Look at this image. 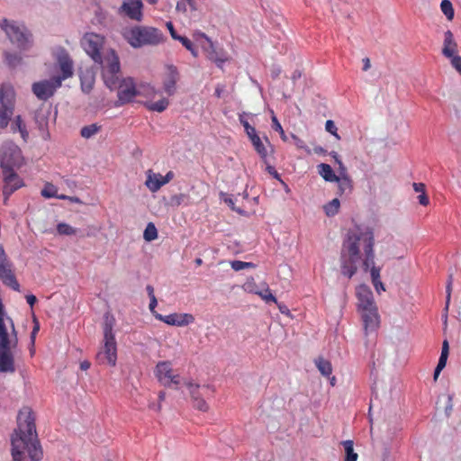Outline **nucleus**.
Masks as SVG:
<instances>
[{"label":"nucleus","instance_id":"6e6552de","mask_svg":"<svg viewBox=\"0 0 461 461\" xmlns=\"http://www.w3.org/2000/svg\"><path fill=\"white\" fill-rule=\"evenodd\" d=\"M61 85L59 78L52 77L49 79L34 82L32 86V91L39 100L47 101L54 95Z\"/></svg>","mask_w":461,"mask_h":461},{"label":"nucleus","instance_id":"774afa93","mask_svg":"<svg viewBox=\"0 0 461 461\" xmlns=\"http://www.w3.org/2000/svg\"><path fill=\"white\" fill-rule=\"evenodd\" d=\"M333 157L336 159V161L339 164V166L342 167V162L340 160H339L337 153H335L333 155Z\"/></svg>","mask_w":461,"mask_h":461},{"label":"nucleus","instance_id":"5701e85b","mask_svg":"<svg viewBox=\"0 0 461 461\" xmlns=\"http://www.w3.org/2000/svg\"><path fill=\"white\" fill-rule=\"evenodd\" d=\"M318 169L319 174L323 177L325 181L335 182L339 180L329 164L321 163L318 166Z\"/></svg>","mask_w":461,"mask_h":461},{"label":"nucleus","instance_id":"09e8293b","mask_svg":"<svg viewBox=\"0 0 461 461\" xmlns=\"http://www.w3.org/2000/svg\"><path fill=\"white\" fill-rule=\"evenodd\" d=\"M149 300H150V302H149V310H150V312H151L154 315H156L157 313L155 312V308H156V306H157V304H158L157 298H156V297H151V298H149Z\"/></svg>","mask_w":461,"mask_h":461},{"label":"nucleus","instance_id":"c03bdc74","mask_svg":"<svg viewBox=\"0 0 461 461\" xmlns=\"http://www.w3.org/2000/svg\"><path fill=\"white\" fill-rule=\"evenodd\" d=\"M14 124H15V126L17 127V129L21 131V133L23 134V131H25V125L23 123V121L21 119V116H16L14 122Z\"/></svg>","mask_w":461,"mask_h":461},{"label":"nucleus","instance_id":"aec40b11","mask_svg":"<svg viewBox=\"0 0 461 461\" xmlns=\"http://www.w3.org/2000/svg\"><path fill=\"white\" fill-rule=\"evenodd\" d=\"M0 279L4 285L11 287L14 291H20V285L15 277L13 267L1 270Z\"/></svg>","mask_w":461,"mask_h":461},{"label":"nucleus","instance_id":"393cba45","mask_svg":"<svg viewBox=\"0 0 461 461\" xmlns=\"http://www.w3.org/2000/svg\"><path fill=\"white\" fill-rule=\"evenodd\" d=\"M252 142V145L254 147V149H256V151L258 152V154L260 156V158L266 161L267 159V149L265 147V145L263 144L260 137L256 134V135H253L251 136V138L249 139Z\"/></svg>","mask_w":461,"mask_h":461},{"label":"nucleus","instance_id":"c9c22d12","mask_svg":"<svg viewBox=\"0 0 461 461\" xmlns=\"http://www.w3.org/2000/svg\"><path fill=\"white\" fill-rule=\"evenodd\" d=\"M267 303L273 302L277 303L276 298L272 294L270 289L267 287L264 291L256 292Z\"/></svg>","mask_w":461,"mask_h":461},{"label":"nucleus","instance_id":"2eb2a0df","mask_svg":"<svg viewBox=\"0 0 461 461\" xmlns=\"http://www.w3.org/2000/svg\"><path fill=\"white\" fill-rule=\"evenodd\" d=\"M179 80V73L174 65L167 66V73L163 81V87L168 95H173L176 92V85Z\"/></svg>","mask_w":461,"mask_h":461},{"label":"nucleus","instance_id":"1a4fd4ad","mask_svg":"<svg viewBox=\"0 0 461 461\" xmlns=\"http://www.w3.org/2000/svg\"><path fill=\"white\" fill-rule=\"evenodd\" d=\"M185 385L189 390L193 406L198 411H207L209 410V405L203 399V395L205 394L206 391L210 389V386H201L191 382L186 383Z\"/></svg>","mask_w":461,"mask_h":461},{"label":"nucleus","instance_id":"79ce46f5","mask_svg":"<svg viewBox=\"0 0 461 461\" xmlns=\"http://www.w3.org/2000/svg\"><path fill=\"white\" fill-rule=\"evenodd\" d=\"M33 321H34V327H33V329L32 330V333H31V340H32V344H34L35 336H36L37 332L40 330L39 322H38V321L36 320L35 317L33 318Z\"/></svg>","mask_w":461,"mask_h":461},{"label":"nucleus","instance_id":"2f4dec72","mask_svg":"<svg viewBox=\"0 0 461 461\" xmlns=\"http://www.w3.org/2000/svg\"><path fill=\"white\" fill-rule=\"evenodd\" d=\"M57 230L60 235H75L77 230V229L71 227L70 225L61 222L57 225Z\"/></svg>","mask_w":461,"mask_h":461},{"label":"nucleus","instance_id":"cd10ccee","mask_svg":"<svg viewBox=\"0 0 461 461\" xmlns=\"http://www.w3.org/2000/svg\"><path fill=\"white\" fill-rule=\"evenodd\" d=\"M169 102L166 98H162L157 102L147 104L146 106L150 111H156L158 113H161L167 109L168 106Z\"/></svg>","mask_w":461,"mask_h":461},{"label":"nucleus","instance_id":"de8ad7c7","mask_svg":"<svg viewBox=\"0 0 461 461\" xmlns=\"http://www.w3.org/2000/svg\"><path fill=\"white\" fill-rule=\"evenodd\" d=\"M224 202L229 204V206L231 208V210L238 212L240 214L243 213V211L240 209H236L234 206V202L230 197L225 198Z\"/></svg>","mask_w":461,"mask_h":461},{"label":"nucleus","instance_id":"4be33fe9","mask_svg":"<svg viewBox=\"0 0 461 461\" xmlns=\"http://www.w3.org/2000/svg\"><path fill=\"white\" fill-rule=\"evenodd\" d=\"M314 364L317 369L323 376L329 377L332 373V366L329 360L323 357H318L314 359Z\"/></svg>","mask_w":461,"mask_h":461},{"label":"nucleus","instance_id":"49530a36","mask_svg":"<svg viewBox=\"0 0 461 461\" xmlns=\"http://www.w3.org/2000/svg\"><path fill=\"white\" fill-rule=\"evenodd\" d=\"M267 172H268L270 175H272V176H274V178H276V179H277V180H279V181H281V182H282L281 177H280V175L277 173V171L275 169V167H272V166H267Z\"/></svg>","mask_w":461,"mask_h":461},{"label":"nucleus","instance_id":"ddd939ff","mask_svg":"<svg viewBox=\"0 0 461 461\" xmlns=\"http://www.w3.org/2000/svg\"><path fill=\"white\" fill-rule=\"evenodd\" d=\"M142 7L143 4L141 0H124L121 6V10L129 18L140 22L143 15Z\"/></svg>","mask_w":461,"mask_h":461},{"label":"nucleus","instance_id":"f3484780","mask_svg":"<svg viewBox=\"0 0 461 461\" xmlns=\"http://www.w3.org/2000/svg\"><path fill=\"white\" fill-rule=\"evenodd\" d=\"M155 375L158 381L164 385L168 386L167 380L173 375L171 364L168 361L158 362L156 366Z\"/></svg>","mask_w":461,"mask_h":461},{"label":"nucleus","instance_id":"338daca9","mask_svg":"<svg viewBox=\"0 0 461 461\" xmlns=\"http://www.w3.org/2000/svg\"><path fill=\"white\" fill-rule=\"evenodd\" d=\"M195 264H196L197 266H201V265L203 264V260H202V258H196V259H195Z\"/></svg>","mask_w":461,"mask_h":461},{"label":"nucleus","instance_id":"13d9d810","mask_svg":"<svg viewBox=\"0 0 461 461\" xmlns=\"http://www.w3.org/2000/svg\"><path fill=\"white\" fill-rule=\"evenodd\" d=\"M90 367V362L89 361H83L80 363V368L81 370H87Z\"/></svg>","mask_w":461,"mask_h":461},{"label":"nucleus","instance_id":"473e14b6","mask_svg":"<svg viewBox=\"0 0 461 461\" xmlns=\"http://www.w3.org/2000/svg\"><path fill=\"white\" fill-rule=\"evenodd\" d=\"M182 45L191 52V54L193 55V57L196 58L198 57V50L194 46L193 42L185 36H181L180 39L178 40Z\"/></svg>","mask_w":461,"mask_h":461},{"label":"nucleus","instance_id":"f704fd0d","mask_svg":"<svg viewBox=\"0 0 461 461\" xmlns=\"http://www.w3.org/2000/svg\"><path fill=\"white\" fill-rule=\"evenodd\" d=\"M10 267H13V264L9 261L4 248L0 246V271Z\"/></svg>","mask_w":461,"mask_h":461},{"label":"nucleus","instance_id":"864d4df0","mask_svg":"<svg viewBox=\"0 0 461 461\" xmlns=\"http://www.w3.org/2000/svg\"><path fill=\"white\" fill-rule=\"evenodd\" d=\"M26 301L32 307L37 302V298L33 294H28L26 295Z\"/></svg>","mask_w":461,"mask_h":461},{"label":"nucleus","instance_id":"f03ea898","mask_svg":"<svg viewBox=\"0 0 461 461\" xmlns=\"http://www.w3.org/2000/svg\"><path fill=\"white\" fill-rule=\"evenodd\" d=\"M104 38L96 33H86L82 45L86 52L102 68V77L105 85L114 86V73L121 69L120 60L113 50L101 52L104 46Z\"/></svg>","mask_w":461,"mask_h":461},{"label":"nucleus","instance_id":"dca6fc26","mask_svg":"<svg viewBox=\"0 0 461 461\" xmlns=\"http://www.w3.org/2000/svg\"><path fill=\"white\" fill-rule=\"evenodd\" d=\"M173 177V173L168 172L165 176L160 174H149L145 185L151 192H157Z\"/></svg>","mask_w":461,"mask_h":461},{"label":"nucleus","instance_id":"6ab92c4d","mask_svg":"<svg viewBox=\"0 0 461 461\" xmlns=\"http://www.w3.org/2000/svg\"><path fill=\"white\" fill-rule=\"evenodd\" d=\"M79 77L82 91L86 94L90 93L95 81V72L90 68L80 69Z\"/></svg>","mask_w":461,"mask_h":461},{"label":"nucleus","instance_id":"c85d7f7f","mask_svg":"<svg viewBox=\"0 0 461 461\" xmlns=\"http://www.w3.org/2000/svg\"><path fill=\"white\" fill-rule=\"evenodd\" d=\"M143 238L146 241H152L158 238V230L154 223H148L143 233Z\"/></svg>","mask_w":461,"mask_h":461},{"label":"nucleus","instance_id":"0eeeda50","mask_svg":"<svg viewBox=\"0 0 461 461\" xmlns=\"http://www.w3.org/2000/svg\"><path fill=\"white\" fill-rule=\"evenodd\" d=\"M22 154L17 145L11 141L5 142L0 151V166L3 173L14 170L21 165Z\"/></svg>","mask_w":461,"mask_h":461},{"label":"nucleus","instance_id":"5fc2aeb1","mask_svg":"<svg viewBox=\"0 0 461 461\" xmlns=\"http://www.w3.org/2000/svg\"><path fill=\"white\" fill-rule=\"evenodd\" d=\"M149 408L154 411H157V412H160L161 411V404L160 402H158V404L154 403V402H150L149 404Z\"/></svg>","mask_w":461,"mask_h":461},{"label":"nucleus","instance_id":"bb28decb","mask_svg":"<svg viewBox=\"0 0 461 461\" xmlns=\"http://www.w3.org/2000/svg\"><path fill=\"white\" fill-rule=\"evenodd\" d=\"M339 207V200L338 198H334L333 200L323 205V210L328 217H332L338 213Z\"/></svg>","mask_w":461,"mask_h":461},{"label":"nucleus","instance_id":"20e7f679","mask_svg":"<svg viewBox=\"0 0 461 461\" xmlns=\"http://www.w3.org/2000/svg\"><path fill=\"white\" fill-rule=\"evenodd\" d=\"M114 325V318L108 313L104 315V349L98 352L96 357L100 364H107L112 366L116 365L117 348L113 329Z\"/></svg>","mask_w":461,"mask_h":461},{"label":"nucleus","instance_id":"8fccbe9b","mask_svg":"<svg viewBox=\"0 0 461 461\" xmlns=\"http://www.w3.org/2000/svg\"><path fill=\"white\" fill-rule=\"evenodd\" d=\"M276 304H277L278 309L281 312V313L285 314V315H290V311L285 304L278 303Z\"/></svg>","mask_w":461,"mask_h":461},{"label":"nucleus","instance_id":"a18cd8bd","mask_svg":"<svg viewBox=\"0 0 461 461\" xmlns=\"http://www.w3.org/2000/svg\"><path fill=\"white\" fill-rule=\"evenodd\" d=\"M292 139L294 140V145L298 148V149H304L305 148V144H304V141L303 140H301L299 137H297L296 135L294 134H292Z\"/></svg>","mask_w":461,"mask_h":461},{"label":"nucleus","instance_id":"39448f33","mask_svg":"<svg viewBox=\"0 0 461 461\" xmlns=\"http://www.w3.org/2000/svg\"><path fill=\"white\" fill-rule=\"evenodd\" d=\"M0 27L5 32L11 42L16 44L20 50H26L32 47V34L23 26H18L4 19L0 22Z\"/></svg>","mask_w":461,"mask_h":461},{"label":"nucleus","instance_id":"58836bf2","mask_svg":"<svg viewBox=\"0 0 461 461\" xmlns=\"http://www.w3.org/2000/svg\"><path fill=\"white\" fill-rule=\"evenodd\" d=\"M241 122H242V124L245 128V131L249 139L251 138V136L257 134L256 129L254 127L250 126L247 121H241Z\"/></svg>","mask_w":461,"mask_h":461},{"label":"nucleus","instance_id":"423d86ee","mask_svg":"<svg viewBox=\"0 0 461 461\" xmlns=\"http://www.w3.org/2000/svg\"><path fill=\"white\" fill-rule=\"evenodd\" d=\"M114 86L105 85L111 90L118 89V102L120 104H124L132 101V99L140 95V91L135 86V83L131 77L121 79L120 70L114 73L113 77Z\"/></svg>","mask_w":461,"mask_h":461},{"label":"nucleus","instance_id":"c756f323","mask_svg":"<svg viewBox=\"0 0 461 461\" xmlns=\"http://www.w3.org/2000/svg\"><path fill=\"white\" fill-rule=\"evenodd\" d=\"M57 192H58V189L54 185H52L50 183H47L44 185V188L41 190V195L45 198L56 197L59 199V196H60V194H58Z\"/></svg>","mask_w":461,"mask_h":461},{"label":"nucleus","instance_id":"4468645a","mask_svg":"<svg viewBox=\"0 0 461 461\" xmlns=\"http://www.w3.org/2000/svg\"><path fill=\"white\" fill-rule=\"evenodd\" d=\"M3 175L5 182L3 193L7 197L23 185V181L14 170L5 172Z\"/></svg>","mask_w":461,"mask_h":461},{"label":"nucleus","instance_id":"412c9836","mask_svg":"<svg viewBox=\"0 0 461 461\" xmlns=\"http://www.w3.org/2000/svg\"><path fill=\"white\" fill-rule=\"evenodd\" d=\"M14 90L11 85L5 84L2 86L0 90V101L1 104H8L14 107Z\"/></svg>","mask_w":461,"mask_h":461},{"label":"nucleus","instance_id":"e2e57ef3","mask_svg":"<svg viewBox=\"0 0 461 461\" xmlns=\"http://www.w3.org/2000/svg\"><path fill=\"white\" fill-rule=\"evenodd\" d=\"M341 272L346 275V261L342 260L341 262Z\"/></svg>","mask_w":461,"mask_h":461},{"label":"nucleus","instance_id":"ea45409f","mask_svg":"<svg viewBox=\"0 0 461 461\" xmlns=\"http://www.w3.org/2000/svg\"><path fill=\"white\" fill-rule=\"evenodd\" d=\"M167 27L170 32L171 37L174 40L178 41L180 39L181 35L176 33V30L174 29L173 23L171 22H167Z\"/></svg>","mask_w":461,"mask_h":461},{"label":"nucleus","instance_id":"f8f14e48","mask_svg":"<svg viewBox=\"0 0 461 461\" xmlns=\"http://www.w3.org/2000/svg\"><path fill=\"white\" fill-rule=\"evenodd\" d=\"M155 317L163 322L173 326H186L194 321V317L190 313H172L167 316L156 314Z\"/></svg>","mask_w":461,"mask_h":461},{"label":"nucleus","instance_id":"6e6d98bb","mask_svg":"<svg viewBox=\"0 0 461 461\" xmlns=\"http://www.w3.org/2000/svg\"><path fill=\"white\" fill-rule=\"evenodd\" d=\"M146 290L148 292V294H149V298L156 297L155 294H154V288H153L152 285H148L147 287H146Z\"/></svg>","mask_w":461,"mask_h":461},{"label":"nucleus","instance_id":"052dcab7","mask_svg":"<svg viewBox=\"0 0 461 461\" xmlns=\"http://www.w3.org/2000/svg\"><path fill=\"white\" fill-rule=\"evenodd\" d=\"M166 398V393L164 391H160L158 393V402H162Z\"/></svg>","mask_w":461,"mask_h":461},{"label":"nucleus","instance_id":"a211bd4d","mask_svg":"<svg viewBox=\"0 0 461 461\" xmlns=\"http://www.w3.org/2000/svg\"><path fill=\"white\" fill-rule=\"evenodd\" d=\"M52 115V106L42 105L35 113V122L41 131H45L48 128L50 117Z\"/></svg>","mask_w":461,"mask_h":461},{"label":"nucleus","instance_id":"0e129e2a","mask_svg":"<svg viewBox=\"0 0 461 461\" xmlns=\"http://www.w3.org/2000/svg\"><path fill=\"white\" fill-rule=\"evenodd\" d=\"M255 267V265L251 262H245V268H252Z\"/></svg>","mask_w":461,"mask_h":461},{"label":"nucleus","instance_id":"4c0bfd02","mask_svg":"<svg viewBox=\"0 0 461 461\" xmlns=\"http://www.w3.org/2000/svg\"><path fill=\"white\" fill-rule=\"evenodd\" d=\"M326 131L334 135L337 139H340V137L337 134V127L333 121L328 120L325 124Z\"/></svg>","mask_w":461,"mask_h":461},{"label":"nucleus","instance_id":"f257e3e1","mask_svg":"<svg viewBox=\"0 0 461 461\" xmlns=\"http://www.w3.org/2000/svg\"><path fill=\"white\" fill-rule=\"evenodd\" d=\"M14 461H39L42 449L36 431L35 417L30 407H23L17 416V429L11 438Z\"/></svg>","mask_w":461,"mask_h":461},{"label":"nucleus","instance_id":"3c124183","mask_svg":"<svg viewBox=\"0 0 461 461\" xmlns=\"http://www.w3.org/2000/svg\"><path fill=\"white\" fill-rule=\"evenodd\" d=\"M168 386L171 385V384H178L180 383L179 375H173L168 380Z\"/></svg>","mask_w":461,"mask_h":461},{"label":"nucleus","instance_id":"7c9ffc66","mask_svg":"<svg viewBox=\"0 0 461 461\" xmlns=\"http://www.w3.org/2000/svg\"><path fill=\"white\" fill-rule=\"evenodd\" d=\"M271 120H272V128L278 131L279 134H280V137L281 139L284 140V141H286L287 140V136L285 135V131L283 130V127L282 125L280 124V122H278L276 116L275 115L274 113V111L271 110Z\"/></svg>","mask_w":461,"mask_h":461},{"label":"nucleus","instance_id":"a19ab883","mask_svg":"<svg viewBox=\"0 0 461 461\" xmlns=\"http://www.w3.org/2000/svg\"><path fill=\"white\" fill-rule=\"evenodd\" d=\"M230 265H231L232 269L235 271H240V270L245 269V262L240 261V260L231 261Z\"/></svg>","mask_w":461,"mask_h":461},{"label":"nucleus","instance_id":"37998d69","mask_svg":"<svg viewBox=\"0 0 461 461\" xmlns=\"http://www.w3.org/2000/svg\"><path fill=\"white\" fill-rule=\"evenodd\" d=\"M59 199H60V200H68L71 203H83V202L78 197H77V196H68V195H66V194H60V196H59Z\"/></svg>","mask_w":461,"mask_h":461},{"label":"nucleus","instance_id":"9d476101","mask_svg":"<svg viewBox=\"0 0 461 461\" xmlns=\"http://www.w3.org/2000/svg\"><path fill=\"white\" fill-rule=\"evenodd\" d=\"M56 60L61 74L55 76L54 77L59 78L60 83L62 84L63 80H66L74 75V62L65 49H60L58 51Z\"/></svg>","mask_w":461,"mask_h":461},{"label":"nucleus","instance_id":"7ed1b4c3","mask_svg":"<svg viewBox=\"0 0 461 461\" xmlns=\"http://www.w3.org/2000/svg\"><path fill=\"white\" fill-rule=\"evenodd\" d=\"M125 38L133 48L156 46L166 40L161 31L149 26H134L125 34Z\"/></svg>","mask_w":461,"mask_h":461},{"label":"nucleus","instance_id":"b1692460","mask_svg":"<svg viewBox=\"0 0 461 461\" xmlns=\"http://www.w3.org/2000/svg\"><path fill=\"white\" fill-rule=\"evenodd\" d=\"M14 113V107L10 104L2 105L0 109V128H5Z\"/></svg>","mask_w":461,"mask_h":461},{"label":"nucleus","instance_id":"a878e982","mask_svg":"<svg viewBox=\"0 0 461 461\" xmlns=\"http://www.w3.org/2000/svg\"><path fill=\"white\" fill-rule=\"evenodd\" d=\"M102 129V126L97 123H92L89 125L84 126L80 131V135L84 139H90L95 134H97Z\"/></svg>","mask_w":461,"mask_h":461},{"label":"nucleus","instance_id":"9b49d317","mask_svg":"<svg viewBox=\"0 0 461 461\" xmlns=\"http://www.w3.org/2000/svg\"><path fill=\"white\" fill-rule=\"evenodd\" d=\"M202 49L206 52L207 58L213 61L219 68H221L223 63L226 61L225 58L219 56L215 50L212 41L204 34L200 33L199 39H197Z\"/></svg>","mask_w":461,"mask_h":461},{"label":"nucleus","instance_id":"603ef678","mask_svg":"<svg viewBox=\"0 0 461 461\" xmlns=\"http://www.w3.org/2000/svg\"><path fill=\"white\" fill-rule=\"evenodd\" d=\"M176 11L185 13L186 12V3L178 2L176 6Z\"/></svg>","mask_w":461,"mask_h":461},{"label":"nucleus","instance_id":"4d7b16f0","mask_svg":"<svg viewBox=\"0 0 461 461\" xmlns=\"http://www.w3.org/2000/svg\"><path fill=\"white\" fill-rule=\"evenodd\" d=\"M280 73H281V69L279 68H275L271 71L273 78L278 77Z\"/></svg>","mask_w":461,"mask_h":461},{"label":"nucleus","instance_id":"69168bd1","mask_svg":"<svg viewBox=\"0 0 461 461\" xmlns=\"http://www.w3.org/2000/svg\"><path fill=\"white\" fill-rule=\"evenodd\" d=\"M335 381H336L335 376H331V377H330V384H331L332 386H334V385H335Z\"/></svg>","mask_w":461,"mask_h":461},{"label":"nucleus","instance_id":"72a5a7b5","mask_svg":"<svg viewBox=\"0 0 461 461\" xmlns=\"http://www.w3.org/2000/svg\"><path fill=\"white\" fill-rule=\"evenodd\" d=\"M5 59L8 66L14 68L19 65L22 61V58L17 54H12L10 52H5Z\"/></svg>","mask_w":461,"mask_h":461},{"label":"nucleus","instance_id":"680f3d73","mask_svg":"<svg viewBox=\"0 0 461 461\" xmlns=\"http://www.w3.org/2000/svg\"><path fill=\"white\" fill-rule=\"evenodd\" d=\"M188 4V5L190 6V8L193 10V11H196L197 10V7H196V5H195V2L194 0H191V1H188L186 2Z\"/></svg>","mask_w":461,"mask_h":461},{"label":"nucleus","instance_id":"bf43d9fd","mask_svg":"<svg viewBox=\"0 0 461 461\" xmlns=\"http://www.w3.org/2000/svg\"><path fill=\"white\" fill-rule=\"evenodd\" d=\"M223 92V86H218L215 89V95L217 97H221V93Z\"/></svg>","mask_w":461,"mask_h":461},{"label":"nucleus","instance_id":"e433bc0d","mask_svg":"<svg viewBox=\"0 0 461 461\" xmlns=\"http://www.w3.org/2000/svg\"><path fill=\"white\" fill-rule=\"evenodd\" d=\"M187 198L185 194H174L170 197L169 204L171 206H179Z\"/></svg>","mask_w":461,"mask_h":461}]
</instances>
